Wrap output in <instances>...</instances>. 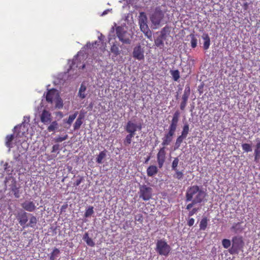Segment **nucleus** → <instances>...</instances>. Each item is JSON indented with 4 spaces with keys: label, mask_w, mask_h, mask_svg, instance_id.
I'll return each instance as SVG.
<instances>
[{
    "label": "nucleus",
    "mask_w": 260,
    "mask_h": 260,
    "mask_svg": "<svg viewBox=\"0 0 260 260\" xmlns=\"http://www.w3.org/2000/svg\"><path fill=\"white\" fill-rule=\"evenodd\" d=\"M207 196L206 191L197 185L189 187L185 193L186 201H193L197 204L201 203L204 201Z\"/></svg>",
    "instance_id": "obj_1"
},
{
    "label": "nucleus",
    "mask_w": 260,
    "mask_h": 260,
    "mask_svg": "<svg viewBox=\"0 0 260 260\" xmlns=\"http://www.w3.org/2000/svg\"><path fill=\"white\" fill-rule=\"evenodd\" d=\"M155 250L159 255L167 256L171 251V247L166 240L160 239L156 241Z\"/></svg>",
    "instance_id": "obj_2"
},
{
    "label": "nucleus",
    "mask_w": 260,
    "mask_h": 260,
    "mask_svg": "<svg viewBox=\"0 0 260 260\" xmlns=\"http://www.w3.org/2000/svg\"><path fill=\"white\" fill-rule=\"evenodd\" d=\"M244 246L243 238L240 236H234L232 238V245L229 252L231 254H238L242 250Z\"/></svg>",
    "instance_id": "obj_3"
},
{
    "label": "nucleus",
    "mask_w": 260,
    "mask_h": 260,
    "mask_svg": "<svg viewBox=\"0 0 260 260\" xmlns=\"http://www.w3.org/2000/svg\"><path fill=\"white\" fill-rule=\"evenodd\" d=\"M139 23L141 31L148 38L151 37V32L147 25V17L144 12L140 13Z\"/></svg>",
    "instance_id": "obj_4"
},
{
    "label": "nucleus",
    "mask_w": 260,
    "mask_h": 260,
    "mask_svg": "<svg viewBox=\"0 0 260 260\" xmlns=\"http://www.w3.org/2000/svg\"><path fill=\"white\" fill-rule=\"evenodd\" d=\"M139 197L144 201L149 200L152 197V189L146 185H141L139 187Z\"/></svg>",
    "instance_id": "obj_5"
},
{
    "label": "nucleus",
    "mask_w": 260,
    "mask_h": 260,
    "mask_svg": "<svg viewBox=\"0 0 260 260\" xmlns=\"http://www.w3.org/2000/svg\"><path fill=\"white\" fill-rule=\"evenodd\" d=\"M116 34L119 40L122 43L126 44L131 43L129 38L126 36V31L122 26H118L116 27Z\"/></svg>",
    "instance_id": "obj_6"
},
{
    "label": "nucleus",
    "mask_w": 260,
    "mask_h": 260,
    "mask_svg": "<svg viewBox=\"0 0 260 260\" xmlns=\"http://www.w3.org/2000/svg\"><path fill=\"white\" fill-rule=\"evenodd\" d=\"M164 17V12L159 9L156 8L154 12L151 16L150 19L152 23L155 25H159Z\"/></svg>",
    "instance_id": "obj_7"
},
{
    "label": "nucleus",
    "mask_w": 260,
    "mask_h": 260,
    "mask_svg": "<svg viewBox=\"0 0 260 260\" xmlns=\"http://www.w3.org/2000/svg\"><path fill=\"white\" fill-rule=\"evenodd\" d=\"M142 129V125L141 124H137L131 121H128L125 126V130L128 133L135 135L136 132L138 130L140 131Z\"/></svg>",
    "instance_id": "obj_8"
},
{
    "label": "nucleus",
    "mask_w": 260,
    "mask_h": 260,
    "mask_svg": "<svg viewBox=\"0 0 260 260\" xmlns=\"http://www.w3.org/2000/svg\"><path fill=\"white\" fill-rule=\"evenodd\" d=\"M176 128L169 126V132L165 135V136L162 138V142L161 145L164 147L169 145L172 142L173 137L175 135Z\"/></svg>",
    "instance_id": "obj_9"
},
{
    "label": "nucleus",
    "mask_w": 260,
    "mask_h": 260,
    "mask_svg": "<svg viewBox=\"0 0 260 260\" xmlns=\"http://www.w3.org/2000/svg\"><path fill=\"white\" fill-rule=\"evenodd\" d=\"M133 57L139 61L144 59V50L140 45L134 48Z\"/></svg>",
    "instance_id": "obj_10"
},
{
    "label": "nucleus",
    "mask_w": 260,
    "mask_h": 260,
    "mask_svg": "<svg viewBox=\"0 0 260 260\" xmlns=\"http://www.w3.org/2000/svg\"><path fill=\"white\" fill-rule=\"evenodd\" d=\"M165 147L160 148L157 154V161L158 167L160 169L164 166L166 159V152Z\"/></svg>",
    "instance_id": "obj_11"
},
{
    "label": "nucleus",
    "mask_w": 260,
    "mask_h": 260,
    "mask_svg": "<svg viewBox=\"0 0 260 260\" xmlns=\"http://www.w3.org/2000/svg\"><path fill=\"white\" fill-rule=\"evenodd\" d=\"M51 117L50 112L45 109L43 110L40 115L41 121L45 124H48L51 122Z\"/></svg>",
    "instance_id": "obj_12"
},
{
    "label": "nucleus",
    "mask_w": 260,
    "mask_h": 260,
    "mask_svg": "<svg viewBox=\"0 0 260 260\" xmlns=\"http://www.w3.org/2000/svg\"><path fill=\"white\" fill-rule=\"evenodd\" d=\"M58 96L59 94L57 90L52 88L48 91L46 95V100L48 103H52L53 100L56 99Z\"/></svg>",
    "instance_id": "obj_13"
},
{
    "label": "nucleus",
    "mask_w": 260,
    "mask_h": 260,
    "mask_svg": "<svg viewBox=\"0 0 260 260\" xmlns=\"http://www.w3.org/2000/svg\"><path fill=\"white\" fill-rule=\"evenodd\" d=\"M27 214V213L23 211L19 213L17 216L19 223L23 228L26 227V223L28 221Z\"/></svg>",
    "instance_id": "obj_14"
},
{
    "label": "nucleus",
    "mask_w": 260,
    "mask_h": 260,
    "mask_svg": "<svg viewBox=\"0 0 260 260\" xmlns=\"http://www.w3.org/2000/svg\"><path fill=\"white\" fill-rule=\"evenodd\" d=\"M21 207L25 210L30 212H34L36 209L35 203L30 201H26L22 203Z\"/></svg>",
    "instance_id": "obj_15"
},
{
    "label": "nucleus",
    "mask_w": 260,
    "mask_h": 260,
    "mask_svg": "<svg viewBox=\"0 0 260 260\" xmlns=\"http://www.w3.org/2000/svg\"><path fill=\"white\" fill-rule=\"evenodd\" d=\"M180 113L179 111H176L174 113L170 126L177 128L178 123L179 121V118L180 117Z\"/></svg>",
    "instance_id": "obj_16"
},
{
    "label": "nucleus",
    "mask_w": 260,
    "mask_h": 260,
    "mask_svg": "<svg viewBox=\"0 0 260 260\" xmlns=\"http://www.w3.org/2000/svg\"><path fill=\"white\" fill-rule=\"evenodd\" d=\"M147 174L149 177H152L158 173V169L156 166H150L147 169Z\"/></svg>",
    "instance_id": "obj_17"
},
{
    "label": "nucleus",
    "mask_w": 260,
    "mask_h": 260,
    "mask_svg": "<svg viewBox=\"0 0 260 260\" xmlns=\"http://www.w3.org/2000/svg\"><path fill=\"white\" fill-rule=\"evenodd\" d=\"M260 158V140H257L254 150V160L256 162L258 161Z\"/></svg>",
    "instance_id": "obj_18"
},
{
    "label": "nucleus",
    "mask_w": 260,
    "mask_h": 260,
    "mask_svg": "<svg viewBox=\"0 0 260 260\" xmlns=\"http://www.w3.org/2000/svg\"><path fill=\"white\" fill-rule=\"evenodd\" d=\"M83 240L86 243V244L91 247H93L95 245V243L93 240L89 237L88 233L86 232L83 236Z\"/></svg>",
    "instance_id": "obj_19"
},
{
    "label": "nucleus",
    "mask_w": 260,
    "mask_h": 260,
    "mask_svg": "<svg viewBox=\"0 0 260 260\" xmlns=\"http://www.w3.org/2000/svg\"><path fill=\"white\" fill-rule=\"evenodd\" d=\"M14 135H8L6 136L5 139V145L6 146L11 149L13 147L12 141L14 140Z\"/></svg>",
    "instance_id": "obj_20"
},
{
    "label": "nucleus",
    "mask_w": 260,
    "mask_h": 260,
    "mask_svg": "<svg viewBox=\"0 0 260 260\" xmlns=\"http://www.w3.org/2000/svg\"><path fill=\"white\" fill-rule=\"evenodd\" d=\"M202 38L204 40L203 48L205 50H207L210 45V39L207 34H205L203 35Z\"/></svg>",
    "instance_id": "obj_21"
},
{
    "label": "nucleus",
    "mask_w": 260,
    "mask_h": 260,
    "mask_svg": "<svg viewBox=\"0 0 260 260\" xmlns=\"http://www.w3.org/2000/svg\"><path fill=\"white\" fill-rule=\"evenodd\" d=\"M83 118V117L81 115H79L77 119H76L74 124V130H77L79 129L81 125L83 123L82 119Z\"/></svg>",
    "instance_id": "obj_22"
},
{
    "label": "nucleus",
    "mask_w": 260,
    "mask_h": 260,
    "mask_svg": "<svg viewBox=\"0 0 260 260\" xmlns=\"http://www.w3.org/2000/svg\"><path fill=\"white\" fill-rule=\"evenodd\" d=\"M170 31V27L168 26H166L160 31L159 36L166 39L167 36L169 35Z\"/></svg>",
    "instance_id": "obj_23"
},
{
    "label": "nucleus",
    "mask_w": 260,
    "mask_h": 260,
    "mask_svg": "<svg viewBox=\"0 0 260 260\" xmlns=\"http://www.w3.org/2000/svg\"><path fill=\"white\" fill-rule=\"evenodd\" d=\"M208 221L207 217H203L202 218L199 225L200 230L204 231L206 230L208 225Z\"/></svg>",
    "instance_id": "obj_24"
},
{
    "label": "nucleus",
    "mask_w": 260,
    "mask_h": 260,
    "mask_svg": "<svg viewBox=\"0 0 260 260\" xmlns=\"http://www.w3.org/2000/svg\"><path fill=\"white\" fill-rule=\"evenodd\" d=\"M165 40H166V39L159 36L154 40L155 45L157 47H159L160 48H162L164 46V41Z\"/></svg>",
    "instance_id": "obj_25"
},
{
    "label": "nucleus",
    "mask_w": 260,
    "mask_h": 260,
    "mask_svg": "<svg viewBox=\"0 0 260 260\" xmlns=\"http://www.w3.org/2000/svg\"><path fill=\"white\" fill-rule=\"evenodd\" d=\"M135 135L128 134L123 140V144L125 146H128L132 143V139L134 137Z\"/></svg>",
    "instance_id": "obj_26"
},
{
    "label": "nucleus",
    "mask_w": 260,
    "mask_h": 260,
    "mask_svg": "<svg viewBox=\"0 0 260 260\" xmlns=\"http://www.w3.org/2000/svg\"><path fill=\"white\" fill-rule=\"evenodd\" d=\"M189 37L191 39L190 44L192 48H194L197 46L198 39L196 35L191 34L189 35Z\"/></svg>",
    "instance_id": "obj_27"
},
{
    "label": "nucleus",
    "mask_w": 260,
    "mask_h": 260,
    "mask_svg": "<svg viewBox=\"0 0 260 260\" xmlns=\"http://www.w3.org/2000/svg\"><path fill=\"white\" fill-rule=\"evenodd\" d=\"M86 90V86L84 85H83V84H82L79 88L78 94H79V96L82 99H84L86 96V94H85Z\"/></svg>",
    "instance_id": "obj_28"
},
{
    "label": "nucleus",
    "mask_w": 260,
    "mask_h": 260,
    "mask_svg": "<svg viewBox=\"0 0 260 260\" xmlns=\"http://www.w3.org/2000/svg\"><path fill=\"white\" fill-rule=\"evenodd\" d=\"M106 156V152L105 150L101 151L98 155L96 159V161L98 164H102L103 162V159Z\"/></svg>",
    "instance_id": "obj_29"
},
{
    "label": "nucleus",
    "mask_w": 260,
    "mask_h": 260,
    "mask_svg": "<svg viewBox=\"0 0 260 260\" xmlns=\"http://www.w3.org/2000/svg\"><path fill=\"white\" fill-rule=\"evenodd\" d=\"M37 222V218L34 216L32 215L31 217L29 219V223L26 225V227H31V228H34Z\"/></svg>",
    "instance_id": "obj_30"
},
{
    "label": "nucleus",
    "mask_w": 260,
    "mask_h": 260,
    "mask_svg": "<svg viewBox=\"0 0 260 260\" xmlns=\"http://www.w3.org/2000/svg\"><path fill=\"white\" fill-rule=\"evenodd\" d=\"M110 50L111 52L113 53L115 56L118 55L120 54L118 46L115 43L111 46Z\"/></svg>",
    "instance_id": "obj_31"
},
{
    "label": "nucleus",
    "mask_w": 260,
    "mask_h": 260,
    "mask_svg": "<svg viewBox=\"0 0 260 260\" xmlns=\"http://www.w3.org/2000/svg\"><path fill=\"white\" fill-rule=\"evenodd\" d=\"M185 139H186V138L182 136L181 135L177 137L175 142V149H178L180 147L181 144Z\"/></svg>",
    "instance_id": "obj_32"
},
{
    "label": "nucleus",
    "mask_w": 260,
    "mask_h": 260,
    "mask_svg": "<svg viewBox=\"0 0 260 260\" xmlns=\"http://www.w3.org/2000/svg\"><path fill=\"white\" fill-rule=\"evenodd\" d=\"M189 132V125L187 123L185 124L182 128L181 135L186 138Z\"/></svg>",
    "instance_id": "obj_33"
},
{
    "label": "nucleus",
    "mask_w": 260,
    "mask_h": 260,
    "mask_svg": "<svg viewBox=\"0 0 260 260\" xmlns=\"http://www.w3.org/2000/svg\"><path fill=\"white\" fill-rule=\"evenodd\" d=\"M171 74L175 81H177L180 78V73L178 70L171 71Z\"/></svg>",
    "instance_id": "obj_34"
},
{
    "label": "nucleus",
    "mask_w": 260,
    "mask_h": 260,
    "mask_svg": "<svg viewBox=\"0 0 260 260\" xmlns=\"http://www.w3.org/2000/svg\"><path fill=\"white\" fill-rule=\"evenodd\" d=\"M59 253V250L56 248H55L50 254L49 260H55V257L58 256Z\"/></svg>",
    "instance_id": "obj_35"
},
{
    "label": "nucleus",
    "mask_w": 260,
    "mask_h": 260,
    "mask_svg": "<svg viewBox=\"0 0 260 260\" xmlns=\"http://www.w3.org/2000/svg\"><path fill=\"white\" fill-rule=\"evenodd\" d=\"M58 123L56 121L52 122L50 125L48 127L47 130L49 132H53L58 127Z\"/></svg>",
    "instance_id": "obj_36"
},
{
    "label": "nucleus",
    "mask_w": 260,
    "mask_h": 260,
    "mask_svg": "<svg viewBox=\"0 0 260 260\" xmlns=\"http://www.w3.org/2000/svg\"><path fill=\"white\" fill-rule=\"evenodd\" d=\"M189 92H190L189 87H188L187 90L186 88L185 89L183 94L182 95V101L186 102H187V100H188V99L189 97Z\"/></svg>",
    "instance_id": "obj_37"
},
{
    "label": "nucleus",
    "mask_w": 260,
    "mask_h": 260,
    "mask_svg": "<svg viewBox=\"0 0 260 260\" xmlns=\"http://www.w3.org/2000/svg\"><path fill=\"white\" fill-rule=\"evenodd\" d=\"M78 114V112L76 111L73 114L70 115L68 120L67 121V123L68 124L71 125L74 120V119L76 118Z\"/></svg>",
    "instance_id": "obj_38"
},
{
    "label": "nucleus",
    "mask_w": 260,
    "mask_h": 260,
    "mask_svg": "<svg viewBox=\"0 0 260 260\" xmlns=\"http://www.w3.org/2000/svg\"><path fill=\"white\" fill-rule=\"evenodd\" d=\"M242 149L246 152H250L252 151L251 146L249 144L244 143L242 145Z\"/></svg>",
    "instance_id": "obj_39"
},
{
    "label": "nucleus",
    "mask_w": 260,
    "mask_h": 260,
    "mask_svg": "<svg viewBox=\"0 0 260 260\" xmlns=\"http://www.w3.org/2000/svg\"><path fill=\"white\" fill-rule=\"evenodd\" d=\"M93 212V207L92 206H90L86 210L84 216L85 217H88L91 216Z\"/></svg>",
    "instance_id": "obj_40"
},
{
    "label": "nucleus",
    "mask_w": 260,
    "mask_h": 260,
    "mask_svg": "<svg viewBox=\"0 0 260 260\" xmlns=\"http://www.w3.org/2000/svg\"><path fill=\"white\" fill-rule=\"evenodd\" d=\"M179 158L178 157L174 158L172 164V169L174 171L177 169V167L179 164Z\"/></svg>",
    "instance_id": "obj_41"
},
{
    "label": "nucleus",
    "mask_w": 260,
    "mask_h": 260,
    "mask_svg": "<svg viewBox=\"0 0 260 260\" xmlns=\"http://www.w3.org/2000/svg\"><path fill=\"white\" fill-rule=\"evenodd\" d=\"M175 174L174 177L179 180L181 179L183 177V173L182 171H179L178 169L174 170Z\"/></svg>",
    "instance_id": "obj_42"
},
{
    "label": "nucleus",
    "mask_w": 260,
    "mask_h": 260,
    "mask_svg": "<svg viewBox=\"0 0 260 260\" xmlns=\"http://www.w3.org/2000/svg\"><path fill=\"white\" fill-rule=\"evenodd\" d=\"M56 101L55 104V107L58 109H61L63 107V102L62 100L59 96L56 98Z\"/></svg>",
    "instance_id": "obj_43"
},
{
    "label": "nucleus",
    "mask_w": 260,
    "mask_h": 260,
    "mask_svg": "<svg viewBox=\"0 0 260 260\" xmlns=\"http://www.w3.org/2000/svg\"><path fill=\"white\" fill-rule=\"evenodd\" d=\"M222 244L224 248H228L231 245V242L229 239H224L222 240Z\"/></svg>",
    "instance_id": "obj_44"
},
{
    "label": "nucleus",
    "mask_w": 260,
    "mask_h": 260,
    "mask_svg": "<svg viewBox=\"0 0 260 260\" xmlns=\"http://www.w3.org/2000/svg\"><path fill=\"white\" fill-rule=\"evenodd\" d=\"M68 135L66 134L64 136H63L62 137L59 136V137H56L54 139V141L55 142L59 143V142H61L63 141L67 140L68 139Z\"/></svg>",
    "instance_id": "obj_45"
},
{
    "label": "nucleus",
    "mask_w": 260,
    "mask_h": 260,
    "mask_svg": "<svg viewBox=\"0 0 260 260\" xmlns=\"http://www.w3.org/2000/svg\"><path fill=\"white\" fill-rule=\"evenodd\" d=\"M83 178L82 177H80L74 183V185L75 186L79 185L83 181Z\"/></svg>",
    "instance_id": "obj_46"
},
{
    "label": "nucleus",
    "mask_w": 260,
    "mask_h": 260,
    "mask_svg": "<svg viewBox=\"0 0 260 260\" xmlns=\"http://www.w3.org/2000/svg\"><path fill=\"white\" fill-rule=\"evenodd\" d=\"M199 210V208H194L191 211H190L188 213L189 216H192L195 213H196Z\"/></svg>",
    "instance_id": "obj_47"
},
{
    "label": "nucleus",
    "mask_w": 260,
    "mask_h": 260,
    "mask_svg": "<svg viewBox=\"0 0 260 260\" xmlns=\"http://www.w3.org/2000/svg\"><path fill=\"white\" fill-rule=\"evenodd\" d=\"M191 201V203L188 204L186 207V209L188 210H190L193 207V205L197 204V203H196L195 202H194L193 201Z\"/></svg>",
    "instance_id": "obj_48"
},
{
    "label": "nucleus",
    "mask_w": 260,
    "mask_h": 260,
    "mask_svg": "<svg viewBox=\"0 0 260 260\" xmlns=\"http://www.w3.org/2000/svg\"><path fill=\"white\" fill-rule=\"evenodd\" d=\"M135 219L138 221H139L140 222H142L143 221V216L142 214H139L138 215L136 218H135Z\"/></svg>",
    "instance_id": "obj_49"
},
{
    "label": "nucleus",
    "mask_w": 260,
    "mask_h": 260,
    "mask_svg": "<svg viewBox=\"0 0 260 260\" xmlns=\"http://www.w3.org/2000/svg\"><path fill=\"white\" fill-rule=\"evenodd\" d=\"M194 223V219L193 218H190L188 222H187V225L189 226H191L193 225Z\"/></svg>",
    "instance_id": "obj_50"
},
{
    "label": "nucleus",
    "mask_w": 260,
    "mask_h": 260,
    "mask_svg": "<svg viewBox=\"0 0 260 260\" xmlns=\"http://www.w3.org/2000/svg\"><path fill=\"white\" fill-rule=\"evenodd\" d=\"M240 224V223H237L233 224L232 227L231 228L232 230L234 231V232H236L237 230V226H239Z\"/></svg>",
    "instance_id": "obj_51"
},
{
    "label": "nucleus",
    "mask_w": 260,
    "mask_h": 260,
    "mask_svg": "<svg viewBox=\"0 0 260 260\" xmlns=\"http://www.w3.org/2000/svg\"><path fill=\"white\" fill-rule=\"evenodd\" d=\"M186 104H187V102H184V101H182L181 103V104H180V109L181 110H184L186 106Z\"/></svg>",
    "instance_id": "obj_52"
},
{
    "label": "nucleus",
    "mask_w": 260,
    "mask_h": 260,
    "mask_svg": "<svg viewBox=\"0 0 260 260\" xmlns=\"http://www.w3.org/2000/svg\"><path fill=\"white\" fill-rule=\"evenodd\" d=\"M59 146L58 145H54L52 147V152H55L58 149Z\"/></svg>",
    "instance_id": "obj_53"
},
{
    "label": "nucleus",
    "mask_w": 260,
    "mask_h": 260,
    "mask_svg": "<svg viewBox=\"0 0 260 260\" xmlns=\"http://www.w3.org/2000/svg\"><path fill=\"white\" fill-rule=\"evenodd\" d=\"M22 126V124H21L20 125H16L15 126L14 129L16 131L18 128H20Z\"/></svg>",
    "instance_id": "obj_54"
},
{
    "label": "nucleus",
    "mask_w": 260,
    "mask_h": 260,
    "mask_svg": "<svg viewBox=\"0 0 260 260\" xmlns=\"http://www.w3.org/2000/svg\"><path fill=\"white\" fill-rule=\"evenodd\" d=\"M86 46H87V47L90 48L91 47H92L93 46V44H91L90 43H89L86 44Z\"/></svg>",
    "instance_id": "obj_55"
},
{
    "label": "nucleus",
    "mask_w": 260,
    "mask_h": 260,
    "mask_svg": "<svg viewBox=\"0 0 260 260\" xmlns=\"http://www.w3.org/2000/svg\"><path fill=\"white\" fill-rule=\"evenodd\" d=\"M150 159V156H148L146 158V160H145V163H146L147 162H148Z\"/></svg>",
    "instance_id": "obj_56"
},
{
    "label": "nucleus",
    "mask_w": 260,
    "mask_h": 260,
    "mask_svg": "<svg viewBox=\"0 0 260 260\" xmlns=\"http://www.w3.org/2000/svg\"><path fill=\"white\" fill-rule=\"evenodd\" d=\"M108 10H106V11H105L103 13L102 15H104L107 14V13H108Z\"/></svg>",
    "instance_id": "obj_57"
},
{
    "label": "nucleus",
    "mask_w": 260,
    "mask_h": 260,
    "mask_svg": "<svg viewBox=\"0 0 260 260\" xmlns=\"http://www.w3.org/2000/svg\"><path fill=\"white\" fill-rule=\"evenodd\" d=\"M15 194V197H16V198H19V195H18V194H17V193H15V194Z\"/></svg>",
    "instance_id": "obj_58"
},
{
    "label": "nucleus",
    "mask_w": 260,
    "mask_h": 260,
    "mask_svg": "<svg viewBox=\"0 0 260 260\" xmlns=\"http://www.w3.org/2000/svg\"><path fill=\"white\" fill-rule=\"evenodd\" d=\"M85 68V64H83V65L82 66V68L83 69V68Z\"/></svg>",
    "instance_id": "obj_59"
}]
</instances>
